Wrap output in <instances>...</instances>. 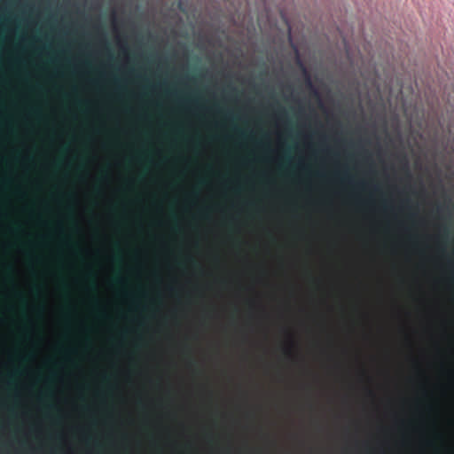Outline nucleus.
I'll return each mask as SVG.
<instances>
[{
  "label": "nucleus",
  "mask_w": 454,
  "mask_h": 454,
  "mask_svg": "<svg viewBox=\"0 0 454 454\" xmlns=\"http://www.w3.org/2000/svg\"><path fill=\"white\" fill-rule=\"evenodd\" d=\"M311 145H312V144H311L310 142H308V143H307V146H308V148H310V147H311Z\"/></svg>",
  "instance_id": "dca6fc26"
},
{
  "label": "nucleus",
  "mask_w": 454,
  "mask_h": 454,
  "mask_svg": "<svg viewBox=\"0 0 454 454\" xmlns=\"http://www.w3.org/2000/svg\"><path fill=\"white\" fill-rule=\"evenodd\" d=\"M87 252H88V254H89L90 255H93V254H94V250H93L91 247H89V248L87 249Z\"/></svg>",
  "instance_id": "1a4fd4ad"
},
{
  "label": "nucleus",
  "mask_w": 454,
  "mask_h": 454,
  "mask_svg": "<svg viewBox=\"0 0 454 454\" xmlns=\"http://www.w3.org/2000/svg\"><path fill=\"white\" fill-rule=\"evenodd\" d=\"M32 330H33V333H35V322H32Z\"/></svg>",
  "instance_id": "9d476101"
},
{
  "label": "nucleus",
  "mask_w": 454,
  "mask_h": 454,
  "mask_svg": "<svg viewBox=\"0 0 454 454\" xmlns=\"http://www.w3.org/2000/svg\"><path fill=\"white\" fill-rule=\"evenodd\" d=\"M62 438H63V440H64L65 442H67V436H66V434H62Z\"/></svg>",
  "instance_id": "4468645a"
},
{
  "label": "nucleus",
  "mask_w": 454,
  "mask_h": 454,
  "mask_svg": "<svg viewBox=\"0 0 454 454\" xmlns=\"http://www.w3.org/2000/svg\"><path fill=\"white\" fill-rule=\"evenodd\" d=\"M66 454H74L71 445L67 446V453Z\"/></svg>",
  "instance_id": "6e6552de"
},
{
  "label": "nucleus",
  "mask_w": 454,
  "mask_h": 454,
  "mask_svg": "<svg viewBox=\"0 0 454 454\" xmlns=\"http://www.w3.org/2000/svg\"><path fill=\"white\" fill-rule=\"evenodd\" d=\"M299 168L302 170H308L309 168V166L305 163L303 160H301L299 162Z\"/></svg>",
  "instance_id": "39448f33"
},
{
  "label": "nucleus",
  "mask_w": 454,
  "mask_h": 454,
  "mask_svg": "<svg viewBox=\"0 0 454 454\" xmlns=\"http://www.w3.org/2000/svg\"><path fill=\"white\" fill-rule=\"evenodd\" d=\"M172 280H173L174 283H176L177 282V278L176 277H173Z\"/></svg>",
  "instance_id": "2eb2a0df"
},
{
  "label": "nucleus",
  "mask_w": 454,
  "mask_h": 454,
  "mask_svg": "<svg viewBox=\"0 0 454 454\" xmlns=\"http://www.w3.org/2000/svg\"><path fill=\"white\" fill-rule=\"evenodd\" d=\"M294 341L292 336H289L287 347H286V349L288 352H290L292 350V348H294Z\"/></svg>",
  "instance_id": "20e7f679"
},
{
  "label": "nucleus",
  "mask_w": 454,
  "mask_h": 454,
  "mask_svg": "<svg viewBox=\"0 0 454 454\" xmlns=\"http://www.w3.org/2000/svg\"><path fill=\"white\" fill-rule=\"evenodd\" d=\"M365 202L372 203V202H374V200H368Z\"/></svg>",
  "instance_id": "aec40b11"
},
{
  "label": "nucleus",
  "mask_w": 454,
  "mask_h": 454,
  "mask_svg": "<svg viewBox=\"0 0 454 454\" xmlns=\"http://www.w3.org/2000/svg\"><path fill=\"white\" fill-rule=\"evenodd\" d=\"M58 232L59 234H62L64 232V225L62 223H59L58 225Z\"/></svg>",
  "instance_id": "423d86ee"
},
{
  "label": "nucleus",
  "mask_w": 454,
  "mask_h": 454,
  "mask_svg": "<svg viewBox=\"0 0 454 454\" xmlns=\"http://www.w3.org/2000/svg\"><path fill=\"white\" fill-rule=\"evenodd\" d=\"M306 138L310 139V136H309V135H307V136H306Z\"/></svg>",
  "instance_id": "412c9836"
},
{
  "label": "nucleus",
  "mask_w": 454,
  "mask_h": 454,
  "mask_svg": "<svg viewBox=\"0 0 454 454\" xmlns=\"http://www.w3.org/2000/svg\"><path fill=\"white\" fill-rule=\"evenodd\" d=\"M25 160H27V161H29V160H31V159H30V155H29L28 153H27V154L25 155Z\"/></svg>",
  "instance_id": "9b49d317"
},
{
  "label": "nucleus",
  "mask_w": 454,
  "mask_h": 454,
  "mask_svg": "<svg viewBox=\"0 0 454 454\" xmlns=\"http://www.w3.org/2000/svg\"><path fill=\"white\" fill-rule=\"evenodd\" d=\"M359 184L364 186L366 183L364 181H361Z\"/></svg>",
  "instance_id": "6ab92c4d"
},
{
  "label": "nucleus",
  "mask_w": 454,
  "mask_h": 454,
  "mask_svg": "<svg viewBox=\"0 0 454 454\" xmlns=\"http://www.w3.org/2000/svg\"><path fill=\"white\" fill-rule=\"evenodd\" d=\"M125 57H126V60L128 61L129 60V55L127 52H125Z\"/></svg>",
  "instance_id": "a211bd4d"
},
{
  "label": "nucleus",
  "mask_w": 454,
  "mask_h": 454,
  "mask_svg": "<svg viewBox=\"0 0 454 454\" xmlns=\"http://www.w3.org/2000/svg\"><path fill=\"white\" fill-rule=\"evenodd\" d=\"M128 295L131 298V300H132L133 301H135L136 303H138V301L135 298V295H134V294H133V293H131V292H130V293H128Z\"/></svg>",
  "instance_id": "0eeeda50"
},
{
  "label": "nucleus",
  "mask_w": 454,
  "mask_h": 454,
  "mask_svg": "<svg viewBox=\"0 0 454 454\" xmlns=\"http://www.w3.org/2000/svg\"><path fill=\"white\" fill-rule=\"evenodd\" d=\"M114 252L111 250L110 251V257H111V261L113 262L114 261Z\"/></svg>",
  "instance_id": "f8f14e48"
},
{
  "label": "nucleus",
  "mask_w": 454,
  "mask_h": 454,
  "mask_svg": "<svg viewBox=\"0 0 454 454\" xmlns=\"http://www.w3.org/2000/svg\"><path fill=\"white\" fill-rule=\"evenodd\" d=\"M425 445L427 447H434V440L432 437H427L425 439Z\"/></svg>",
  "instance_id": "7ed1b4c3"
},
{
  "label": "nucleus",
  "mask_w": 454,
  "mask_h": 454,
  "mask_svg": "<svg viewBox=\"0 0 454 454\" xmlns=\"http://www.w3.org/2000/svg\"><path fill=\"white\" fill-rule=\"evenodd\" d=\"M438 251L440 254V257H443L446 254V247L445 245H439L438 246Z\"/></svg>",
  "instance_id": "f03ea898"
},
{
  "label": "nucleus",
  "mask_w": 454,
  "mask_h": 454,
  "mask_svg": "<svg viewBox=\"0 0 454 454\" xmlns=\"http://www.w3.org/2000/svg\"><path fill=\"white\" fill-rule=\"evenodd\" d=\"M81 328H82V332H85V331H86V326H85V325H84V324H82V325Z\"/></svg>",
  "instance_id": "ddd939ff"
},
{
  "label": "nucleus",
  "mask_w": 454,
  "mask_h": 454,
  "mask_svg": "<svg viewBox=\"0 0 454 454\" xmlns=\"http://www.w3.org/2000/svg\"><path fill=\"white\" fill-rule=\"evenodd\" d=\"M25 168H26V169H28V168H29V165H28V163H26V164H25Z\"/></svg>",
  "instance_id": "f3484780"
},
{
  "label": "nucleus",
  "mask_w": 454,
  "mask_h": 454,
  "mask_svg": "<svg viewBox=\"0 0 454 454\" xmlns=\"http://www.w3.org/2000/svg\"><path fill=\"white\" fill-rule=\"evenodd\" d=\"M448 266L450 269L451 272L453 273L452 278H450L451 282L454 284V262L452 260H448Z\"/></svg>",
  "instance_id": "f257e3e1"
}]
</instances>
